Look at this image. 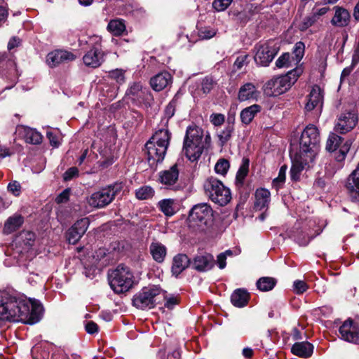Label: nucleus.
Segmentation results:
<instances>
[{"label": "nucleus", "instance_id": "1", "mask_svg": "<svg viewBox=\"0 0 359 359\" xmlns=\"http://www.w3.org/2000/svg\"><path fill=\"white\" fill-rule=\"evenodd\" d=\"M43 311V306L38 300L27 299L8 291L0 290L1 320L33 325L41 320Z\"/></svg>", "mask_w": 359, "mask_h": 359}, {"label": "nucleus", "instance_id": "2", "mask_svg": "<svg viewBox=\"0 0 359 359\" xmlns=\"http://www.w3.org/2000/svg\"><path fill=\"white\" fill-rule=\"evenodd\" d=\"M320 141L318 128L313 124L308 125L302 133L299 150L292 158L290 177L292 180H298L302 171L313 165L319 151Z\"/></svg>", "mask_w": 359, "mask_h": 359}, {"label": "nucleus", "instance_id": "3", "mask_svg": "<svg viewBox=\"0 0 359 359\" xmlns=\"http://www.w3.org/2000/svg\"><path fill=\"white\" fill-rule=\"evenodd\" d=\"M210 142L211 137L208 133L204 135L202 128L192 124L187 128L182 152L189 161H196L203 150L210 147Z\"/></svg>", "mask_w": 359, "mask_h": 359}, {"label": "nucleus", "instance_id": "4", "mask_svg": "<svg viewBox=\"0 0 359 359\" xmlns=\"http://www.w3.org/2000/svg\"><path fill=\"white\" fill-rule=\"evenodd\" d=\"M170 137L168 128H159L146 143L147 161L151 168H156L164 160Z\"/></svg>", "mask_w": 359, "mask_h": 359}, {"label": "nucleus", "instance_id": "5", "mask_svg": "<svg viewBox=\"0 0 359 359\" xmlns=\"http://www.w3.org/2000/svg\"><path fill=\"white\" fill-rule=\"evenodd\" d=\"M302 73L301 68H295L285 75L271 79L263 87L264 93L268 96H278L285 93L297 81Z\"/></svg>", "mask_w": 359, "mask_h": 359}, {"label": "nucleus", "instance_id": "6", "mask_svg": "<svg viewBox=\"0 0 359 359\" xmlns=\"http://www.w3.org/2000/svg\"><path fill=\"white\" fill-rule=\"evenodd\" d=\"M213 222V210L206 203H198L193 206L189 211L188 222L190 228L203 231Z\"/></svg>", "mask_w": 359, "mask_h": 359}, {"label": "nucleus", "instance_id": "7", "mask_svg": "<svg viewBox=\"0 0 359 359\" xmlns=\"http://www.w3.org/2000/svg\"><path fill=\"white\" fill-rule=\"evenodd\" d=\"M109 283L115 293L126 292L133 285V273L128 266L118 265L109 274Z\"/></svg>", "mask_w": 359, "mask_h": 359}, {"label": "nucleus", "instance_id": "8", "mask_svg": "<svg viewBox=\"0 0 359 359\" xmlns=\"http://www.w3.org/2000/svg\"><path fill=\"white\" fill-rule=\"evenodd\" d=\"M123 184L116 182L93 192L88 198V203L96 208H103L109 205L123 189Z\"/></svg>", "mask_w": 359, "mask_h": 359}, {"label": "nucleus", "instance_id": "9", "mask_svg": "<svg viewBox=\"0 0 359 359\" xmlns=\"http://www.w3.org/2000/svg\"><path fill=\"white\" fill-rule=\"evenodd\" d=\"M204 189L209 198L216 204L224 206L231 199V191L216 178H208L204 183Z\"/></svg>", "mask_w": 359, "mask_h": 359}, {"label": "nucleus", "instance_id": "10", "mask_svg": "<svg viewBox=\"0 0 359 359\" xmlns=\"http://www.w3.org/2000/svg\"><path fill=\"white\" fill-rule=\"evenodd\" d=\"M161 292V288L157 285L143 287L133 296V305L142 310L152 309L160 302Z\"/></svg>", "mask_w": 359, "mask_h": 359}, {"label": "nucleus", "instance_id": "11", "mask_svg": "<svg viewBox=\"0 0 359 359\" xmlns=\"http://www.w3.org/2000/svg\"><path fill=\"white\" fill-rule=\"evenodd\" d=\"M126 97L137 106L148 109L154 102L153 96L148 88L143 86L141 82H133L128 86Z\"/></svg>", "mask_w": 359, "mask_h": 359}, {"label": "nucleus", "instance_id": "12", "mask_svg": "<svg viewBox=\"0 0 359 359\" xmlns=\"http://www.w3.org/2000/svg\"><path fill=\"white\" fill-rule=\"evenodd\" d=\"M353 142L351 139L344 140L334 133H331L326 142V149L334 152V158L339 162H343L350 150Z\"/></svg>", "mask_w": 359, "mask_h": 359}, {"label": "nucleus", "instance_id": "13", "mask_svg": "<svg viewBox=\"0 0 359 359\" xmlns=\"http://www.w3.org/2000/svg\"><path fill=\"white\" fill-rule=\"evenodd\" d=\"M0 76L12 83L11 86L6 87V89L13 88L20 76L15 61L6 53L0 52Z\"/></svg>", "mask_w": 359, "mask_h": 359}, {"label": "nucleus", "instance_id": "14", "mask_svg": "<svg viewBox=\"0 0 359 359\" xmlns=\"http://www.w3.org/2000/svg\"><path fill=\"white\" fill-rule=\"evenodd\" d=\"M255 49L254 59L255 62L258 65L264 67L270 64L278 51V47L274 41H271L257 44Z\"/></svg>", "mask_w": 359, "mask_h": 359}, {"label": "nucleus", "instance_id": "15", "mask_svg": "<svg viewBox=\"0 0 359 359\" xmlns=\"http://www.w3.org/2000/svg\"><path fill=\"white\" fill-rule=\"evenodd\" d=\"M357 123L358 116L355 112H342L336 121L334 130L337 133L346 134L353 129Z\"/></svg>", "mask_w": 359, "mask_h": 359}, {"label": "nucleus", "instance_id": "16", "mask_svg": "<svg viewBox=\"0 0 359 359\" xmlns=\"http://www.w3.org/2000/svg\"><path fill=\"white\" fill-rule=\"evenodd\" d=\"M76 57V55L70 51L57 49L48 53L46 63L49 67L54 68L62 64L74 61Z\"/></svg>", "mask_w": 359, "mask_h": 359}, {"label": "nucleus", "instance_id": "17", "mask_svg": "<svg viewBox=\"0 0 359 359\" xmlns=\"http://www.w3.org/2000/svg\"><path fill=\"white\" fill-rule=\"evenodd\" d=\"M339 331L343 340L353 344L359 343V327L352 320H345Z\"/></svg>", "mask_w": 359, "mask_h": 359}, {"label": "nucleus", "instance_id": "18", "mask_svg": "<svg viewBox=\"0 0 359 359\" xmlns=\"http://www.w3.org/2000/svg\"><path fill=\"white\" fill-rule=\"evenodd\" d=\"M90 224L89 219L82 218L76 222L67 233V239L71 244H76L86 233Z\"/></svg>", "mask_w": 359, "mask_h": 359}, {"label": "nucleus", "instance_id": "19", "mask_svg": "<svg viewBox=\"0 0 359 359\" xmlns=\"http://www.w3.org/2000/svg\"><path fill=\"white\" fill-rule=\"evenodd\" d=\"M179 170L177 165H173L167 170L158 173V182L168 189H175L179 179Z\"/></svg>", "mask_w": 359, "mask_h": 359}, {"label": "nucleus", "instance_id": "20", "mask_svg": "<svg viewBox=\"0 0 359 359\" xmlns=\"http://www.w3.org/2000/svg\"><path fill=\"white\" fill-rule=\"evenodd\" d=\"M15 135L17 138L22 139L26 142L38 144L41 142L42 135L35 129L19 125L16 127Z\"/></svg>", "mask_w": 359, "mask_h": 359}, {"label": "nucleus", "instance_id": "21", "mask_svg": "<svg viewBox=\"0 0 359 359\" xmlns=\"http://www.w3.org/2000/svg\"><path fill=\"white\" fill-rule=\"evenodd\" d=\"M215 264L214 257L209 253L196 255L191 262L192 267L199 272L210 270L215 266Z\"/></svg>", "mask_w": 359, "mask_h": 359}, {"label": "nucleus", "instance_id": "22", "mask_svg": "<svg viewBox=\"0 0 359 359\" xmlns=\"http://www.w3.org/2000/svg\"><path fill=\"white\" fill-rule=\"evenodd\" d=\"M86 66L97 68L104 62V53L97 47L91 48L83 57Z\"/></svg>", "mask_w": 359, "mask_h": 359}, {"label": "nucleus", "instance_id": "23", "mask_svg": "<svg viewBox=\"0 0 359 359\" xmlns=\"http://www.w3.org/2000/svg\"><path fill=\"white\" fill-rule=\"evenodd\" d=\"M264 7L257 3H248L244 8L237 13V20L241 22L246 23L249 21L255 15L259 13Z\"/></svg>", "mask_w": 359, "mask_h": 359}, {"label": "nucleus", "instance_id": "24", "mask_svg": "<svg viewBox=\"0 0 359 359\" xmlns=\"http://www.w3.org/2000/svg\"><path fill=\"white\" fill-rule=\"evenodd\" d=\"M172 76L168 72L157 74L150 80V85L155 91H161L171 83Z\"/></svg>", "mask_w": 359, "mask_h": 359}, {"label": "nucleus", "instance_id": "25", "mask_svg": "<svg viewBox=\"0 0 359 359\" xmlns=\"http://www.w3.org/2000/svg\"><path fill=\"white\" fill-rule=\"evenodd\" d=\"M255 208L257 210H262L268 208L271 201V194L266 189H257L255 194Z\"/></svg>", "mask_w": 359, "mask_h": 359}, {"label": "nucleus", "instance_id": "26", "mask_svg": "<svg viewBox=\"0 0 359 359\" xmlns=\"http://www.w3.org/2000/svg\"><path fill=\"white\" fill-rule=\"evenodd\" d=\"M259 96L257 88L252 83L243 85L238 91V99L241 102L257 99Z\"/></svg>", "mask_w": 359, "mask_h": 359}, {"label": "nucleus", "instance_id": "27", "mask_svg": "<svg viewBox=\"0 0 359 359\" xmlns=\"http://www.w3.org/2000/svg\"><path fill=\"white\" fill-rule=\"evenodd\" d=\"M334 15L331 20L333 25L337 27H346L348 25L351 19L349 12L341 7L335 6Z\"/></svg>", "mask_w": 359, "mask_h": 359}, {"label": "nucleus", "instance_id": "28", "mask_svg": "<svg viewBox=\"0 0 359 359\" xmlns=\"http://www.w3.org/2000/svg\"><path fill=\"white\" fill-rule=\"evenodd\" d=\"M191 264L190 259L184 254H178L172 259L171 271L174 276H178Z\"/></svg>", "mask_w": 359, "mask_h": 359}, {"label": "nucleus", "instance_id": "29", "mask_svg": "<svg viewBox=\"0 0 359 359\" xmlns=\"http://www.w3.org/2000/svg\"><path fill=\"white\" fill-rule=\"evenodd\" d=\"M323 104V95L321 90L318 86H314L311 89L309 95L308 102L306 104V111H311L314 108L319 107L321 108Z\"/></svg>", "mask_w": 359, "mask_h": 359}, {"label": "nucleus", "instance_id": "30", "mask_svg": "<svg viewBox=\"0 0 359 359\" xmlns=\"http://www.w3.org/2000/svg\"><path fill=\"white\" fill-rule=\"evenodd\" d=\"M291 351L293 354L306 358L312 355L313 346L307 341L297 342L292 346Z\"/></svg>", "mask_w": 359, "mask_h": 359}, {"label": "nucleus", "instance_id": "31", "mask_svg": "<svg viewBox=\"0 0 359 359\" xmlns=\"http://www.w3.org/2000/svg\"><path fill=\"white\" fill-rule=\"evenodd\" d=\"M149 252L152 258L158 263L164 261L167 254L166 247L158 241L152 242L149 246Z\"/></svg>", "mask_w": 359, "mask_h": 359}, {"label": "nucleus", "instance_id": "32", "mask_svg": "<svg viewBox=\"0 0 359 359\" xmlns=\"http://www.w3.org/2000/svg\"><path fill=\"white\" fill-rule=\"evenodd\" d=\"M157 206L166 217H172L177 211V203L172 198L161 200L158 203Z\"/></svg>", "mask_w": 359, "mask_h": 359}, {"label": "nucleus", "instance_id": "33", "mask_svg": "<svg viewBox=\"0 0 359 359\" xmlns=\"http://www.w3.org/2000/svg\"><path fill=\"white\" fill-rule=\"evenodd\" d=\"M261 109V106L257 104L243 109L240 114L242 123L245 125L250 123L256 114L260 112Z\"/></svg>", "mask_w": 359, "mask_h": 359}, {"label": "nucleus", "instance_id": "34", "mask_svg": "<svg viewBox=\"0 0 359 359\" xmlns=\"http://www.w3.org/2000/svg\"><path fill=\"white\" fill-rule=\"evenodd\" d=\"M23 217L20 215L10 217L4 224L3 231L5 234H10L17 231L23 224Z\"/></svg>", "mask_w": 359, "mask_h": 359}, {"label": "nucleus", "instance_id": "35", "mask_svg": "<svg viewBox=\"0 0 359 359\" xmlns=\"http://www.w3.org/2000/svg\"><path fill=\"white\" fill-rule=\"evenodd\" d=\"M248 301V293L243 289L236 290L231 296V302L233 306L241 308L245 306Z\"/></svg>", "mask_w": 359, "mask_h": 359}, {"label": "nucleus", "instance_id": "36", "mask_svg": "<svg viewBox=\"0 0 359 359\" xmlns=\"http://www.w3.org/2000/svg\"><path fill=\"white\" fill-rule=\"evenodd\" d=\"M107 30L114 36H121L126 31L124 21L120 19H114L108 23Z\"/></svg>", "mask_w": 359, "mask_h": 359}, {"label": "nucleus", "instance_id": "37", "mask_svg": "<svg viewBox=\"0 0 359 359\" xmlns=\"http://www.w3.org/2000/svg\"><path fill=\"white\" fill-rule=\"evenodd\" d=\"M276 280L273 278L262 277L257 281V287L258 290L264 292L271 290L276 285Z\"/></svg>", "mask_w": 359, "mask_h": 359}, {"label": "nucleus", "instance_id": "38", "mask_svg": "<svg viewBox=\"0 0 359 359\" xmlns=\"http://www.w3.org/2000/svg\"><path fill=\"white\" fill-rule=\"evenodd\" d=\"M19 239L23 243V250L29 251L34 242L35 234L31 231H23L20 234Z\"/></svg>", "mask_w": 359, "mask_h": 359}, {"label": "nucleus", "instance_id": "39", "mask_svg": "<svg viewBox=\"0 0 359 359\" xmlns=\"http://www.w3.org/2000/svg\"><path fill=\"white\" fill-rule=\"evenodd\" d=\"M176 107V102L175 100H172L169 102V104L166 106L164 111V116L161 119V124L163 125L162 128H168L167 125L168 121L170 118H172L175 111Z\"/></svg>", "mask_w": 359, "mask_h": 359}, {"label": "nucleus", "instance_id": "40", "mask_svg": "<svg viewBox=\"0 0 359 359\" xmlns=\"http://www.w3.org/2000/svg\"><path fill=\"white\" fill-rule=\"evenodd\" d=\"M233 131V125L229 124L218 134L221 146H224L231 139Z\"/></svg>", "mask_w": 359, "mask_h": 359}, {"label": "nucleus", "instance_id": "41", "mask_svg": "<svg viewBox=\"0 0 359 359\" xmlns=\"http://www.w3.org/2000/svg\"><path fill=\"white\" fill-rule=\"evenodd\" d=\"M154 194V189L149 186H144L136 190V197L140 200H146L151 198Z\"/></svg>", "mask_w": 359, "mask_h": 359}, {"label": "nucleus", "instance_id": "42", "mask_svg": "<svg viewBox=\"0 0 359 359\" xmlns=\"http://www.w3.org/2000/svg\"><path fill=\"white\" fill-rule=\"evenodd\" d=\"M287 171V166L283 165L280 167L278 172V176L276 177L272 182L273 187L278 190L285 181V175Z\"/></svg>", "mask_w": 359, "mask_h": 359}, {"label": "nucleus", "instance_id": "43", "mask_svg": "<svg viewBox=\"0 0 359 359\" xmlns=\"http://www.w3.org/2000/svg\"><path fill=\"white\" fill-rule=\"evenodd\" d=\"M249 170V161L248 159H243L237 174L236 180L242 183L247 176Z\"/></svg>", "mask_w": 359, "mask_h": 359}, {"label": "nucleus", "instance_id": "44", "mask_svg": "<svg viewBox=\"0 0 359 359\" xmlns=\"http://www.w3.org/2000/svg\"><path fill=\"white\" fill-rule=\"evenodd\" d=\"M161 294L163 296V298L165 299V304L164 306L168 309H172L178 303H179V298L177 296H175L172 294H166L165 292H161Z\"/></svg>", "mask_w": 359, "mask_h": 359}, {"label": "nucleus", "instance_id": "45", "mask_svg": "<svg viewBox=\"0 0 359 359\" xmlns=\"http://www.w3.org/2000/svg\"><path fill=\"white\" fill-rule=\"evenodd\" d=\"M229 162L224 158H220L215 166V170L217 174L224 175L229 168Z\"/></svg>", "mask_w": 359, "mask_h": 359}, {"label": "nucleus", "instance_id": "46", "mask_svg": "<svg viewBox=\"0 0 359 359\" xmlns=\"http://www.w3.org/2000/svg\"><path fill=\"white\" fill-rule=\"evenodd\" d=\"M217 33V29L210 27H204L198 30V36L201 39H210L215 36Z\"/></svg>", "mask_w": 359, "mask_h": 359}, {"label": "nucleus", "instance_id": "47", "mask_svg": "<svg viewBox=\"0 0 359 359\" xmlns=\"http://www.w3.org/2000/svg\"><path fill=\"white\" fill-rule=\"evenodd\" d=\"M158 359H180V352L177 348L172 351H169L167 354L165 351L161 350L158 352Z\"/></svg>", "mask_w": 359, "mask_h": 359}, {"label": "nucleus", "instance_id": "48", "mask_svg": "<svg viewBox=\"0 0 359 359\" xmlns=\"http://www.w3.org/2000/svg\"><path fill=\"white\" fill-rule=\"evenodd\" d=\"M321 231H322V229L320 228H318L316 230H315V233H307L306 237H304L302 238L301 237L298 236V237L295 238V241L300 245H306L309 244L311 239L316 237L317 235H319Z\"/></svg>", "mask_w": 359, "mask_h": 359}, {"label": "nucleus", "instance_id": "49", "mask_svg": "<svg viewBox=\"0 0 359 359\" xmlns=\"http://www.w3.org/2000/svg\"><path fill=\"white\" fill-rule=\"evenodd\" d=\"M125 71L121 69H116L111 71L109 72V76L111 79L116 80L117 83L119 84H122L125 83L126 78H125Z\"/></svg>", "mask_w": 359, "mask_h": 359}, {"label": "nucleus", "instance_id": "50", "mask_svg": "<svg viewBox=\"0 0 359 359\" xmlns=\"http://www.w3.org/2000/svg\"><path fill=\"white\" fill-rule=\"evenodd\" d=\"M233 0H214L212 7L217 11H225L231 4Z\"/></svg>", "mask_w": 359, "mask_h": 359}, {"label": "nucleus", "instance_id": "51", "mask_svg": "<svg viewBox=\"0 0 359 359\" xmlns=\"http://www.w3.org/2000/svg\"><path fill=\"white\" fill-rule=\"evenodd\" d=\"M308 288V285L303 280H297L293 283V290L296 294H302L306 292Z\"/></svg>", "mask_w": 359, "mask_h": 359}, {"label": "nucleus", "instance_id": "52", "mask_svg": "<svg viewBox=\"0 0 359 359\" xmlns=\"http://www.w3.org/2000/svg\"><path fill=\"white\" fill-rule=\"evenodd\" d=\"M290 63V55L289 53H284L280 56L276 62V65L278 68L289 67Z\"/></svg>", "mask_w": 359, "mask_h": 359}, {"label": "nucleus", "instance_id": "53", "mask_svg": "<svg viewBox=\"0 0 359 359\" xmlns=\"http://www.w3.org/2000/svg\"><path fill=\"white\" fill-rule=\"evenodd\" d=\"M214 86V81L211 77H205L201 82V90L203 93L208 94L210 92Z\"/></svg>", "mask_w": 359, "mask_h": 359}, {"label": "nucleus", "instance_id": "54", "mask_svg": "<svg viewBox=\"0 0 359 359\" xmlns=\"http://www.w3.org/2000/svg\"><path fill=\"white\" fill-rule=\"evenodd\" d=\"M318 20V15H314V13H312L311 15L304 18V21L302 22L300 26V29L302 30H305L309 27H311L312 25H313Z\"/></svg>", "mask_w": 359, "mask_h": 359}, {"label": "nucleus", "instance_id": "55", "mask_svg": "<svg viewBox=\"0 0 359 359\" xmlns=\"http://www.w3.org/2000/svg\"><path fill=\"white\" fill-rule=\"evenodd\" d=\"M8 191L15 196H18L21 194V185L18 181L11 182L7 187Z\"/></svg>", "mask_w": 359, "mask_h": 359}, {"label": "nucleus", "instance_id": "56", "mask_svg": "<svg viewBox=\"0 0 359 359\" xmlns=\"http://www.w3.org/2000/svg\"><path fill=\"white\" fill-rule=\"evenodd\" d=\"M210 121L215 126H220L224 123L225 116L222 114H212L210 116Z\"/></svg>", "mask_w": 359, "mask_h": 359}, {"label": "nucleus", "instance_id": "57", "mask_svg": "<svg viewBox=\"0 0 359 359\" xmlns=\"http://www.w3.org/2000/svg\"><path fill=\"white\" fill-rule=\"evenodd\" d=\"M305 45L303 42L299 41L296 43L294 48V53L296 56V60L299 61L304 55Z\"/></svg>", "mask_w": 359, "mask_h": 359}, {"label": "nucleus", "instance_id": "58", "mask_svg": "<svg viewBox=\"0 0 359 359\" xmlns=\"http://www.w3.org/2000/svg\"><path fill=\"white\" fill-rule=\"evenodd\" d=\"M248 55H241L238 56L233 64V67L236 70H240L243 66L248 64Z\"/></svg>", "mask_w": 359, "mask_h": 359}, {"label": "nucleus", "instance_id": "59", "mask_svg": "<svg viewBox=\"0 0 359 359\" xmlns=\"http://www.w3.org/2000/svg\"><path fill=\"white\" fill-rule=\"evenodd\" d=\"M79 175V170L76 167L69 168L63 175V178L65 181L71 180L74 177Z\"/></svg>", "mask_w": 359, "mask_h": 359}, {"label": "nucleus", "instance_id": "60", "mask_svg": "<svg viewBox=\"0 0 359 359\" xmlns=\"http://www.w3.org/2000/svg\"><path fill=\"white\" fill-rule=\"evenodd\" d=\"M70 194V189H66L62 191L56 198L55 201L57 203H62L69 200Z\"/></svg>", "mask_w": 359, "mask_h": 359}, {"label": "nucleus", "instance_id": "61", "mask_svg": "<svg viewBox=\"0 0 359 359\" xmlns=\"http://www.w3.org/2000/svg\"><path fill=\"white\" fill-rule=\"evenodd\" d=\"M46 136L48 138L50 143L52 146L57 147L60 144L58 137L52 131H48Z\"/></svg>", "mask_w": 359, "mask_h": 359}, {"label": "nucleus", "instance_id": "62", "mask_svg": "<svg viewBox=\"0 0 359 359\" xmlns=\"http://www.w3.org/2000/svg\"><path fill=\"white\" fill-rule=\"evenodd\" d=\"M86 330L90 334H95L98 332V326L93 321H89L86 324Z\"/></svg>", "mask_w": 359, "mask_h": 359}, {"label": "nucleus", "instance_id": "63", "mask_svg": "<svg viewBox=\"0 0 359 359\" xmlns=\"http://www.w3.org/2000/svg\"><path fill=\"white\" fill-rule=\"evenodd\" d=\"M102 42V37L98 35H93L89 38L88 43L90 46H92V48L97 47L100 48V46H101Z\"/></svg>", "mask_w": 359, "mask_h": 359}, {"label": "nucleus", "instance_id": "64", "mask_svg": "<svg viewBox=\"0 0 359 359\" xmlns=\"http://www.w3.org/2000/svg\"><path fill=\"white\" fill-rule=\"evenodd\" d=\"M358 62H359V38L356 43L354 53L353 55V58H352V63L353 65L358 64Z\"/></svg>", "mask_w": 359, "mask_h": 359}]
</instances>
